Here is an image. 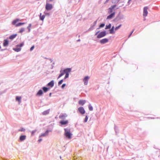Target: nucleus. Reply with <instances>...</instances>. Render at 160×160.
<instances>
[{
	"mask_svg": "<svg viewBox=\"0 0 160 160\" xmlns=\"http://www.w3.org/2000/svg\"><path fill=\"white\" fill-rule=\"evenodd\" d=\"M71 68H67L63 70H61L60 71V74L58 76V79H59L62 76L65 74L64 78L65 79L68 77L69 73L71 72Z\"/></svg>",
	"mask_w": 160,
	"mask_h": 160,
	"instance_id": "nucleus-1",
	"label": "nucleus"
},
{
	"mask_svg": "<svg viewBox=\"0 0 160 160\" xmlns=\"http://www.w3.org/2000/svg\"><path fill=\"white\" fill-rule=\"evenodd\" d=\"M65 132L64 135L67 138L71 139L72 138V134L71 132L70 129L65 128L64 129Z\"/></svg>",
	"mask_w": 160,
	"mask_h": 160,
	"instance_id": "nucleus-2",
	"label": "nucleus"
},
{
	"mask_svg": "<svg viewBox=\"0 0 160 160\" xmlns=\"http://www.w3.org/2000/svg\"><path fill=\"white\" fill-rule=\"evenodd\" d=\"M20 20L19 19H17L13 21L12 22V24L13 25H15L16 27H18L22 25H24L25 24V23L24 22H19L18 23L16 24V23L20 21Z\"/></svg>",
	"mask_w": 160,
	"mask_h": 160,
	"instance_id": "nucleus-3",
	"label": "nucleus"
},
{
	"mask_svg": "<svg viewBox=\"0 0 160 160\" xmlns=\"http://www.w3.org/2000/svg\"><path fill=\"white\" fill-rule=\"evenodd\" d=\"M52 5L51 4L47 3L46 5L45 8L48 11L51 10L52 8Z\"/></svg>",
	"mask_w": 160,
	"mask_h": 160,
	"instance_id": "nucleus-4",
	"label": "nucleus"
},
{
	"mask_svg": "<svg viewBox=\"0 0 160 160\" xmlns=\"http://www.w3.org/2000/svg\"><path fill=\"white\" fill-rule=\"evenodd\" d=\"M106 35V33L105 31L102 32L98 35L97 38H100L105 36Z\"/></svg>",
	"mask_w": 160,
	"mask_h": 160,
	"instance_id": "nucleus-5",
	"label": "nucleus"
},
{
	"mask_svg": "<svg viewBox=\"0 0 160 160\" xmlns=\"http://www.w3.org/2000/svg\"><path fill=\"white\" fill-rule=\"evenodd\" d=\"M148 8L147 7H145L144 8L143 11V16H144L146 17L147 15L148 14Z\"/></svg>",
	"mask_w": 160,
	"mask_h": 160,
	"instance_id": "nucleus-6",
	"label": "nucleus"
},
{
	"mask_svg": "<svg viewBox=\"0 0 160 160\" xmlns=\"http://www.w3.org/2000/svg\"><path fill=\"white\" fill-rule=\"evenodd\" d=\"M78 110L79 112L82 114H83L85 113L84 109L82 107H79L78 108Z\"/></svg>",
	"mask_w": 160,
	"mask_h": 160,
	"instance_id": "nucleus-7",
	"label": "nucleus"
},
{
	"mask_svg": "<svg viewBox=\"0 0 160 160\" xmlns=\"http://www.w3.org/2000/svg\"><path fill=\"white\" fill-rule=\"evenodd\" d=\"M89 78L88 76L85 77L83 79V81L84 82V84L85 85H87L88 82V80Z\"/></svg>",
	"mask_w": 160,
	"mask_h": 160,
	"instance_id": "nucleus-8",
	"label": "nucleus"
},
{
	"mask_svg": "<svg viewBox=\"0 0 160 160\" xmlns=\"http://www.w3.org/2000/svg\"><path fill=\"white\" fill-rule=\"evenodd\" d=\"M115 13L113 12L111 14L109 15L107 17V19H111L112 18H113L115 16Z\"/></svg>",
	"mask_w": 160,
	"mask_h": 160,
	"instance_id": "nucleus-9",
	"label": "nucleus"
},
{
	"mask_svg": "<svg viewBox=\"0 0 160 160\" xmlns=\"http://www.w3.org/2000/svg\"><path fill=\"white\" fill-rule=\"evenodd\" d=\"M108 42V39L107 38H104L101 40L100 41V42L102 44H104L107 42Z\"/></svg>",
	"mask_w": 160,
	"mask_h": 160,
	"instance_id": "nucleus-10",
	"label": "nucleus"
},
{
	"mask_svg": "<svg viewBox=\"0 0 160 160\" xmlns=\"http://www.w3.org/2000/svg\"><path fill=\"white\" fill-rule=\"evenodd\" d=\"M68 122V120H62L60 122V123L62 125H66L67 124Z\"/></svg>",
	"mask_w": 160,
	"mask_h": 160,
	"instance_id": "nucleus-11",
	"label": "nucleus"
},
{
	"mask_svg": "<svg viewBox=\"0 0 160 160\" xmlns=\"http://www.w3.org/2000/svg\"><path fill=\"white\" fill-rule=\"evenodd\" d=\"M67 116V115L66 114H64L60 115L59 116V118L61 119H63L65 118Z\"/></svg>",
	"mask_w": 160,
	"mask_h": 160,
	"instance_id": "nucleus-12",
	"label": "nucleus"
},
{
	"mask_svg": "<svg viewBox=\"0 0 160 160\" xmlns=\"http://www.w3.org/2000/svg\"><path fill=\"white\" fill-rule=\"evenodd\" d=\"M86 102L85 100H80L78 102L79 104L81 105H83Z\"/></svg>",
	"mask_w": 160,
	"mask_h": 160,
	"instance_id": "nucleus-13",
	"label": "nucleus"
},
{
	"mask_svg": "<svg viewBox=\"0 0 160 160\" xmlns=\"http://www.w3.org/2000/svg\"><path fill=\"white\" fill-rule=\"evenodd\" d=\"M26 138V136L25 135H22L20 136L19 140L21 141H22L25 140Z\"/></svg>",
	"mask_w": 160,
	"mask_h": 160,
	"instance_id": "nucleus-14",
	"label": "nucleus"
},
{
	"mask_svg": "<svg viewBox=\"0 0 160 160\" xmlns=\"http://www.w3.org/2000/svg\"><path fill=\"white\" fill-rule=\"evenodd\" d=\"M8 41L7 40H5L4 41V42L3 43V45L4 46H8Z\"/></svg>",
	"mask_w": 160,
	"mask_h": 160,
	"instance_id": "nucleus-15",
	"label": "nucleus"
},
{
	"mask_svg": "<svg viewBox=\"0 0 160 160\" xmlns=\"http://www.w3.org/2000/svg\"><path fill=\"white\" fill-rule=\"evenodd\" d=\"M54 82L53 81H51L50 82L48 83V86H50L51 87H52L54 86Z\"/></svg>",
	"mask_w": 160,
	"mask_h": 160,
	"instance_id": "nucleus-16",
	"label": "nucleus"
},
{
	"mask_svg": "<svg viewBox=\"0 0 160 160\" xmlns=\"http://www.w3.org/2000/svg\"><path fill=\"white\" fill-rule=\"evenodd\" d=\"M43 94L42 91L41 90H39L37 94V96H41Z\"/></svg>",
	"mask_w": 160,
	"mask_h": 160,
	"instance_id": "nucleus-17",
	"label": "nucleus"
},
{
	"mask_svg": "<svg viewBox=\"0 0 160 160\" xmlns=\"http://www.w3.org/2000/svg\"><path fill=\"white\" fill-rule=\"evenodd\" d=\"M49 110H48L43 112L42 113V114L43 115H46L49 114Z\"/></svg>",
	"mask_w": 160,
	"mask_h": 160,
	"instance_id": "nucleus-18",
	"label": "nucleus"
},
{
	"mask_svg": "<svg viewBox=\"0 0 160 160\" xmlns=\"http://www.w3.org/2000/svg\"><path fill=\"white\" fill-rule=\"evenodd\" d=\"M114 26H112L111 28V29L110 30V33L111 34H113L115 33L114 31Z\"/></svg>",
	"mask_w": 160,
	"mask_h": 160,
	"instance_id": "nucleus-19",
	"label": "nucleus"
},
{
	"mask_svg": "<svg viewBox=\"0 0 160 160\" xmlns=\"http://www.w3.org/2000/svg\"><path fill=\"white\" fill-rule=\"evenodd\" d=\"M41 15L42 13H40V18L41 20L43 21L45 17V16L44 15H43L42 16Z\"/></svg>",
	"mask_w": 160,
	"mask_h": 160,
	"instance_id": "nucleus-20",
	"label": "nucleus"
},
{
	"mask_svg": "<svg viewBox=\"0 0 160 160\" xmlns=\"http://www.w3.org/2000/svg\"><path fill=\"white\" fill-rule=\"evenodd\" d=\"M21 97L17 96L16 97V100L18 101L20 103L21 102Z\"/></svg>",
	"mask_w": 160,
	"mask_h": 160,
	"instance_id": "nucleus-21",
	"label": "nucleus"
},
{
	"mask_svg": "<svg viewBox=\"0 0 160 160\" xmlns=\"http://www.w3.org/2000/svg\"><path fill=\"white\" fill-rule=\"evenodd\" d=\"M16 36H17V34H13V35H11L9 37V39H13Z\"/></svg>",
	"mask_w": 160,
	"mask_h": 160,
	"instance_id": "nucleus-22",
	"label": "nucleus"
},
{
	"mask_svg": "<svg viewBox=\"0 0 160 160\" xmlns=\"http://www.w3.org/2000/svg\"><path fill=\"white\" fill-rule=\"evenodd\" d=\"M48 131H47L45 133L42 134L40 136V137L45 136L48 135Z\"/></svg>",
	"mask_w": 160,
	"mask_h": 160,
	"instance_id": "nucleus-23",
	"label": "nucleus"
},
{
	"mask_svg": "<svg viewBox=\"0 0 160 160\" xmlns=\"http://www.w3.org/2000/svg\"><path fill=\"white\" fill-rule=\"evenodd\" d=\"M15 51H16L17 52H18L21 51V48H13V49Z\"/></svg>",
	"mask_w": 160,
	"mask_h": 160,
	"instance_id": "nucleus-24",
	"label": "nucleus"
},
{
	"mask_svg": "<svg viewBox=\"0 0 160 160\" xmlns=\"http://www.w3.org/2000/svg\"><path fill=\"white\" fill-rule=\"evenodd\" d=\"M42 89L44 92H46L48 91L49 89L47 88L43 87L42 88Z\"/></svg>",
	"mask_w": 160,
	"mask_h": 160,
	"instance_id": "nucleus-25",
	"label": "nucleus"
},
{
	"mask_svg": "<svg viewBox=\"0 0 160 160\" xmlns=\"http://www.w3.org/2000/svg\"><path fill=\"white\" fill-rule=\"evenodd\" d=\"M32 25L31 24H29L28 26V27L27 28L28 30V32H29L30 31V28H31Z\"/></svg>",
	"mask_w": 160,
	"mask_h": 160,
	"instance_id": "nucleus-26",
	"label": "nucleus"
},
{
	"mask_svg": "<svg viewBox=\"0 0 160 160\" xmlns=\"http://www.w3.org/2000/svg\"><path fill=\"white\" fill-rule=\"evenodd\" d=\"M88 108L90 111H92L93 110V108L90 104L88 105Z\"/></svg>",
	"mask_w": 160,
	"mask_h": 160,
	"instance_id": "nucleus-27",
	"label": "nucleus"
},
{
	"mask_svg": "<svg viewBox=\"0 0 160 160\" xmlns=\"http://www.w3.org/2000/svg\"><path fill=\"white\" fill-rule=\"evenodd\" d=\"M24 31V29L23 28H21L19 31V33H21L23 32Z\"/></svg>",
	"mask_w": 160,
	"mask_h": 160,
	"instance_id": "nucleus-28",
	"label": "nucleus"
},
{
	"mask_svg": "<svg viewBox=\"0 0 160 160\" xmlns=\"http://www.w3.org/2000/svg\"><path fill=\"white\" fill-rule=\"evenodd\" d=\"M111 24H109L108 25H107L106 26L105 29L110 28L111 27Z\"/></svg>",
	"mask_w": 160,
	"mask_h": 160,
	"instance_id": "nucleus-29",
	"label": "nucleus"
},
{
	"mask_svg": "<svg viewBox=\"0 0 160 160\" xmlns=\"http://www.w3.org/2000/svg\"><path fill=\"white\" fill-rule=\"evenodd\" d=\"M122 26V25L121 24H120L119 26H118V27H116L115 28V30L116 31L117 30H118V29H119L120 27H121V26Z\"/></svg>",
	"mask_w": 160,
	"mask_h": 160,
	"instance_id": "nucleus-30",
	"label": "nucleus"
},
{
	"mask_svg": "<svg viewBox=\"0 0 160 160\" xmlns=\"http://www.w3.org/2000/svg\"><path fill=\"white\" fill-rule=\"evenodd\" d=\"M108 10V12L109 13H111L112 12L113 9H112V8L110 7L109 8Z\"/></svg>",
	"mask_w": 160,
	"mask_h": 160,
	"instance_id": "nucleus-31",
	"label": "nucleus"
},
{
	"mask_svg": "<svg viewBox=\"0 0 160 160\" xmlns=\"http://www.w3.org/2000/svg\"><path fill=\"white\" fill-rule=\"evenodd\" d=\"M24 45V43H22L21 44H20L19 45H17V47H22Z\"/></svg>",
	"mask_w": 160,
	"mask_h": 160,
	"instance_id": "nucleus-32",
	"label": "nucleus"
},
{
	"mask_svg": "<svg viewBox=\"0 0 160 160\" xmlns=\"http://www.w3.org/2000/svg\"><path fill=\"white\" fill-rule=\"evenodd\" d=\"M25 129L23 128H21V129H19L18 130V131H21V132H24L25 131Z\"/></svg>",
	"mask_w": 160,
	"mask_h": 160,
	"instance_id": "nucleus-33",
	"label": "nucleus"
},
{
	"mask_svg": "<svg viewBox=\"0 0 160 160\" xmlns=\"http://www.w3.org/2000/svg\"><path fill=\"white\" fill-rule=\"evenodd\" d=\"M105 26V24L103 23L101 24L99 26V28L98 29H99L100 28H102Z\"/></svg>",
	"mask_w": 160,
	"mask_h": 160,
	"instance_id": "nucleus-34",
	"label": "nucleus"
},
{
	"mask_svg": "<svg viewBox=\"0 0 160 160\" xmlns=\"http://www.w3.org/2000/svg\"><path fill=\"white\" fill-rule=\"evenodd\" d=\"M120 0H113V2L114 3H118Z\"/></svg>",
	"mask_w": 160,
	"mask_h": 160,
	"instance_id": "nucleus-35",
	"label": "nucleus"
},
{
	"mask_svg": "<svg viewBox=\"0 0 160 160\" xmlns=\"http://www.w3.org/2000/svg\"><path fill=\"white\" fill-rule=\"evenodd\" d=\"M63 82V80L62 79V80H61L60 81H59L58 83V85H60Z\"/></svg>",
	"mask_w": 160,
	"mask_h": 160,
	"instance_id": "nucleus-36",
	"label": "nucleus"
},
{
	"mask_svg": "<svg viewBox=\"0 0 160 160\" xmlns=\"http://www.w3.org/2000/svg\"><path fill=\"white\" fill-rule=\"evenodd\" d=\"M88 116H86L85 117V119H84V122H86L87 121H88Z\"/></svg>",
	"mask_w": 160,
	"mask_h": 160,
	"instance_id": "nucleus-37",
	"label": "nucleus"
},
{
	"mask_svg": "<svg viewBox=\"0 0 160 160\" xmlns=\"http://www.w3.org/2000/svg\"><path fill=\"white\" fill-rule=\"evenodd\" d=\"M116 5H114L112 6L110 8H112V9H113V10L115 8H116Z\"/></svg>",
	"mask_w": 160,
	"mask_h": 160,
	"instance_id": "nucleus-38",
	"label": "nucleus"
},
{
	"mask_svg": "<svg viewBox=\"0 0 160 160\" xmlns=\"http://www.w3.org/2000/svg\"><path fill=\"white\" fill-rule=\"evenodd\" d=\"M34 46H32L30 49V51H32V50H33V49H34Z\"/></svg>",
	"mask_w": 160,
	"mask_h": 160,
	"instance_id": "nucleus-39",
	"label": "nucleus"
},
{
	"mask_svg": "<svg viewBox=\"0 0 160 160\" xmlns=\"http://www.w3.org/2000/svg\"><path fill=\"white\" fill-rule=\"evenodd\" d=\"M66 84H63L62 85V88H64Z\"/></svg>",
	"mask_w": 160,
	"mask_h": 160,
	"instance_id": "nucleus-40",
	"label": "nucleus"
},
{
	"mask_svg": "<svg viewBox=\"0 0 160 160\" xmlns=\"http://www.w3.org/2000/svg\"><path fill=\"white\" fill-rule=\"evenodd\" d=\"M134 31V30H132V31L131 32V33L130 34V35L129 36V37L131 35V34H132V33Z\"/></svg>",
	"mask_w": 160,
	"mask_h": 160,
	"instance_id": "nucleus-41",
	"label": "nucleus"
},
{
	"mask_svg": "<svg viewBox=\"0 0 160 160\" xmlns=\"http://www.w3.org/2000/svg\"><path fill=\"white\" fill-rule=\"evenodd\" d=\"M42 140V139H40L38 140V141L39 142H41Z\"/></svg>",
	"mask_w": 160,
	"mask_h": 160,
	"instance_id": "nucleus-42",
	"label": "nucleus"
},
{
	"mask_svg": "<svg viewBox=\"0 0 160 160\" xmlns=\"http://www.w3.org/2000/svg\"><path fill=\"white\" fill-rule=\"evenodd\" d=\"M109 0H106V1L104 3L105 4V3H107Z\"/></svg>",
	"mask_w": 160,
	"mask_h": 160,
	"instance_id": "nucleus-43",
	"label": "nucleus"
},
{
	"mask_svg": "<svg viewBox=\"0 0 160 160\" xmlns=\"http://www.w3.org/2000/svg\"><path fill=\"white\" fill-rule=\"evenodd\" d=\"M99 32H97L95 34V35H97L99 33Z\"/></svg>",
	"mask_w": 160,
	"mask_h": 160,
	"instance_id": "nucleus-44",
	"label": "nucleus"
},
{
	"mask_svg": "<svg viewBox=\"0 0 160 160\" xmlns=\"http://www.w3.org/2000/svg\"><path fill=\"white\" fill-rule=\"evenodd\" d=\"M35 131H32V134H33L34 132H35Z\"/></svg>",
	"mask_w": 160,
	"mask_h": 160,
	"instance_id": "nucleus-45",
	"label": "nucleus"
},
{
	"mask_svg": "<svg viewBox=\"0 0 160 160\" xmlns=\"http://www.w3.org/2000/svg\"><path fill=\"white\" fill-rule=\"evenodd\" d=\"M131 1V0H129L128 1V2L129 3Z\"/></svg>",
	"mask_w": 160,
	"mask_h": 160,
	"instance_id": "nucleus-46",
	"label": "nucleus"
}]
</instances>
